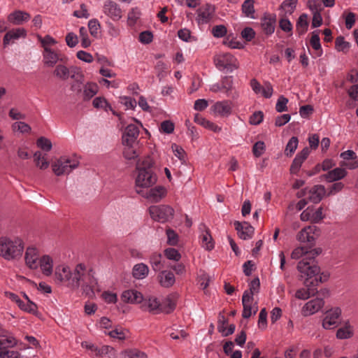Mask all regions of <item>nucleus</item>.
<instances>
[{
    "instance_id": "nucleus-1",
    "label": "nucleus",
    "mask_w": 358,
    "mask_h": 358,
    "mask_svg": "<svg viewBox=\"0 0 358 358\" xmlns=\"http://www.w3.org/2000/svg\"><path fill=\"white\" fill-rule=\"evenodd\" d=\"M55 275L57 280L72 289H77L80 285L93 289L98 283L93 269L84 263L76 264L73 269L65 264L59 265Z\"/></svg>"
},
{
    "instance_id": "nucleus-2",
    "label": "nucleus",
    "mask_w": 358,
    "mask_h": 358,
    "mask_svg": "<svg viewBox=\"0 0 358 358\" xmlns=\"http://www.w3.org/2000/svg\"><path fill=\"white\" fill-rule=\"evenodd\" d=\"M297 269L300 273V277L303 280L306 288H301L296 292L295 296L299 299L306 300L317 292L316 287L320 282L327 280L328 275H319L320 268L317 265H309L304 261H300L297 265Z\"/></svg>"
},
{
    "instance_id": "nucleus-3",
    "label": "nucleus",
    "mask_w": 358,
    "mask_h": 358,
    "mask_svg": "<svg viewBox=\"0 0 358 358\" xmlns=\"http://www.w3.org/2000/svg\"><path fill=\"white\" fill-rule=\"evenodd\" d=\"M154 162L150 157H145L136 163L135 189L138 194H143L145 189L152 187L157 181V176L152 171Z\"/></svg>"
},
{
    "instance_id": "nucleus-4",
    "label": "nucleus",
    "mask_w": 358,
    "mask_h": 358,
    "mask_svg": "<svg viewBox=\"0 0 358 358\" xmlns=\"http://www.w3.org/2000/svg\"><path fill=\"white\" fill-rule=\"evenodd\" d=\"M25 243L18 236L0 237V257L6 261H19L23 257Z\"/></svg>"
},
{
    "instance_id": "nucleus-5",
    "label": "nucleus",
    "mask_w": 358,
    "mask_h": 358,
    "mask_svg": "<svg viewBox=\"0 0 358 358\" xmlns=\"http://www.w3.org/2000/svg\"><path fill=\"white\" fill-rule=\"evenodd\" d=\"M38 41L42 48V62L43 65L48 68H52L58 62H63L64 59V55L59 50H55L52 47L57 44V41L52 36L47 34L41 36H36Z\"/></svg>"
},
{
    "instance_id": "nucleus-6",
    "label": "nucleus",
    "mask_w": 358,
    "mask_h": 358,
    "mask_svg": "<svg viewBox=\"0 0 358 358\" xmlns=\"http://www.w3.org/2000/svg\"><path fill=\"white\" fill-rule=\"evenodd\" d=\"M53 71V75L58 79L66 80L69 78L73 79L76 83L71 86L73 91L80 92V85L84 82L85 76L80 67L76 66H67L64 64H57Z\"/></svg>"
},
{
    "instance_id": "nucleus-7",
    "label": "nucleus",
    "mask_w": 358,
    "mask_h": 358,
    "mask_svg": "<svg viewBox=\"0 0 358 358\" xmlns=\"http://www.w3.org/2000/svg\"><path fill=\"white\" fill-rule=\"evenodd\" d=\"M79 159L76 156H62L52 164L53 173L57 176L69 174L73 170L78 167Z\"/></svg>"
},
{
    "instance_id": "nucleus-8",
    "label": "nucleus",
    "mask_w": 358,
    "mask_h": 358,
    "mask_svg": "<svg viewBox=\"0 0 358 358\" xmlns=\"http://www.w3.org/2000/svg\"><path fill=\"white\" fill-rule=\"evenodd\" d=\"M149 213L153 220L165 223L173 219L174 209L169 205L152 206L149 208Z\"/></svg>"
},
{
    "instance_id": "nucleus-9",
    "label": "nucleus",
    "mask_w": 358,
    "mask_h": 358,
    "mask_svg": "<svg viewBox=\"0 0 358 358\" xmlns=\"http://www.w3.org/2000/svg\"><path fill=\"white\" fill-rule=\"evenodd\" d=\"M342 310L339 307H334L327 310L322 321L324 329L330 330L336 328L341 322Z\"/></svg>"
},
{
    "instance_id": "nucleus-10",
    "label": "nucleus",
    "mask_w": 358,
    "mask_h": 358,
    "mask_svg": "<svg viewBox=\"0 0 358 358\" xmlns=\"http://www.w3.org/2000/svg\"><path fill=\"white\" fill-rule=\"evenodd\" d=\"M214 62L216 67L220 71L231 72L238 67L236 59L231 54L228 52H222L217 55L214 58Z\"/></svg>"
},
{
    "instance_id": "nucleus-11",
    "label": "nucleus",
    "mask_w": 358,
    "mask_h": 358,
    "mask_svg": "<svg viewBox=\"0 0 358 358\" xmlns=\"http://www.w3.org/2000/svg\"><path fill=\"white\" fill-rule=\"evenodd\" d=\"M320 236V229L315 225H309L303 228L296 235V240L303 243L313 246Z\"/></svg>"
},
{
    "instance_id": "nucleus-12",
    "label": "nucleus",
    "mask_w": 358,
    "mask_h": 358,
    "mask_svg": "<svg viewBox=\"0 0 358 358\" xmlns=\"http://www.w3.org/2000/svg\"><path fill=\"white\" fill-rule=\"evenodd\" d=\"M134 120L136 123L129 124L124 129L122 136V143L131 144L137 142L140 130L139 128L143 127L141 122L135 118Z\"/></svg>"
},
{
    "instance_id": "nucleus-13",
    "label": "nucleus",
    "mask_w": 358,
    "mask_h": 358,
    "mask_svg": "<svg viewBox=\"0 0 358 358\" xmlns=\"http://www.w3.org/2000/svg\"><path fill=\"white\" fill-rule=\"evenodd\" d=\"M102 12L108 19L114 22L119 21L123 16V13L120 5L112 0L104 1L102 6Z\"/></svg>"
},
{
    "instance_id": "nucleus-14",
    "label": "nucleus",
    "mask_w": 358,
    "mask_h": 358,
    "mask_svg": "<svg viewBox=\"0 0 358 358\" xmlns=\"http://www.w3.org/2000/svg\"><path fill=\"white\" fill-rule=\"evenodd\" d=\"M39 250L34 246H28L24 251V259L25 265L31 270H36L38 268V262L40 260Z\"/></svg>"
},
{
    "instance_id": "nucleus-15",
    "label": "nucleus",
    "mask_w": 358,
    "mask_h": 358,
    "mask_svg": "<svg viewBox=\"0 0 358 358\" xmlns=\"http://www.w3.org/2000/svg\"><path fill=\"white\" fill-rule=\"evenodd\" d=\"M322 250L320 248H316L310 250H308L306 247H298L295 248L292 254L291 257L293 259H299L301 257H304V258L301 261H304L310 265V262H307L308 259H313L318 255L321 253Z\"/></svg>"
},
{
    "instance_id": "nucleus-16",
    "label": "nucleus",
    "mask_w": 358,
    "mask_h": 358,
    "mask_svg": "<svg viewBox=\"0 0 358 358\" xmlns=\"http://www.w3.org/2000/svg\"><path fill=\"white\" fill-rule=\"evenodd\" d=\"M233 103L229 100L216 101L210 108L214 115L229 117L232 113Z\"/></svg>"
},
{
    "instance_id": "nucleus-17",
    "label": "nucleus",
    "mask_w": 358,
    "mask_h": 358,
    "mask_svg": "<svg viewBox=\"0 0 358 358\" xmlns=\"http://www.w3.org/2000/svg\"><path fill=\"white\" fill-rule=\"evenodd\" d=\"M242 304L243 306L242 316L243 318L248 319L253 314H256L258 310L257 303L254 302V297L243 293L242 296Z\"/></svg>"
},
{
    "instance_id": "nucleus-18",
    "label": "nucleus",
    "mask_w": 358,
    "mask_h": 358,
    "mask_svg": "<svg viewBox=\"0 0 358 358\" xmlns=\"http://www.w3.org/2000/svg\"><path fill=\"white\" fill-rule=\"evenodd\" d=\"M300 218L303 222L318 223L324 218L322 208L320 207L315 210L312 207H308L301 213Z\"/></svg>"
},
{
    "instance_id": "nucleus-19",
    "label": "nucleus",
    "mask_w": 358,
    "mask_h": 358,
    "mask_svg": "<svg viewBox=\"0 0 358 358\" xmlns=\"http://www.w3.org/2000/svg\"><path fill=\"white\" fill-rule=\"evenodd\" d=\"M167 189L164 186L158 185L153 188H150L147 192H143L141 194L145 199L151 201L152 202H159L166 196Z\"/></svg>"
},
{
    "instance_id": "nucleus-20",
    "label": "nucleus",
    "mask_w": 358,
    "mask_h": 358,
    "mask_svg": "<svg viewBox=\"0 0 358 358\" xmlns=\"http://www.w3.org/2000/svg\"><path fill=\"white\" fill-rule=\"evenodd\" d=\"M324 305L322 299L315 298L308 301L302 308L301 313L303 316L307 317L312 315L320 311Z\"/></svg>"
},
{
    "instance_id": "nucleus-21",
    "label": "nucleus",
    "mask_w": 358,
    "mask_h": 358,
    "mask_svg": "<svg viewBox=\"0 0 358 358\" xmlns=\"http://www.w3.org/2000/svg\"><path fill=\"white\" fill-rule=\"evenodd\" d=\"M196 21L199 24H205L208 23L214 14V8L209 4L202 6L196 10Z\"/></svg>"
},
{
    "instance_id": "nucleus-22",
    "label": "nucleus",
    "mask_w": 358,
    "mask_h": 358,
    "mask_svg": "<svg viewBox=\"0 0 358 358\" xmlns=\"http://www.w3.org/2000/svg\"><path fill=\"white\" fill-rule=\"evenodd\" d=\"M27 36V31L22 27L12 29L4 35L3 38V45L6 47L10 43H13L15 41L18 40L20 38H26Z\"/></svg>"
},
{
    "instance_id": "nucleus-23",
    "label": "nucleus",
    "mask_w": 358,
    "mask_h": 358,
    "mask_svg": "<svg viewBox=\"0 0 358 358\" xmlns=\"http://www.w3.org/2000/svg\"><path fill=\"white\" fill-rule=\"evenodd\" d=\"M121 299L126 303L138 304L143 301V296L138 290L131 289L122 292Z\"/></svg>"
},
{
    "instance_id": "nucleus-24",
    "label": "nucleus",
    "mask_w": 358,
    "mask_h": 358,
    "mask_svg": "<svg viewBox=\"0 0 358 358\" xmlns=\"http://www.w3.org/2000/svg\"><path fill=\"white\" fill-rule=\"evenodd\" d=\"M141 308L143 311L149 312L152 314L160 313V301L155 296H150L147 299H143L141 303Z\"/></svg>"
},
{
    "instance_id": "nucleus-25",
    "label": "nucleus",
    "mask_w": 358,
    "mask_h": 358,
    "mask_svg": "<svg viewBox=\"0 0 358 358\" xmlns=\"http://www.w3.org/2000/svg\"><path fill=\"white\" fill-rule=\"evenodd\" d=\"M30 15L20 10H15L8 15V20L13 24L20 25L29 20Z\"/></svg>"
},
{
    "instance_id": "nucleus-26",
    "label": "nucleus",
    "mask_w": 358,
    "mask_h": 358,
    "mask_svg": "<svg viewBox=\"0 0 358 358\" xmlns=\"http://www.w3.org/2000/svg\"><path fill=\"white\" fill-rule=\"evenodd\" d=\"M235 229L238 231V234L241 239L247 240L252 237L254 234V228L248 222L241 223L239 222H234Z\"/></svg>"
},
{
    "instance_id": "nucleus-27",
    "label": "nucleus",
    "mask_w": 358,
    "mask_h": 358,
    "mask_svg": "<svg viewBox=\"0 0 358 358\" xmlns=\"http://www.w3.org/2000/svg\"><path fill=\"white\" fill-rule=\"evenodd\" d=\"M348 175L347 170L343 166L335 168L329 171L326 174L323 175V178L329 182L340 180Z\"/></svg>"
},
{
    "instance_id": "nucleus-28",
    "label": "nucleus",
    "mask_w": 358,
    "mask_h": 358,
    "mask_svg": "<svg viewBox=\"0 0 358 358\" xmlns=\"http://www.w3.org/2000/svg\"><path fill=\"white\" fill-rule=\"evenodd\" d=\"M177 295L170 294L160 301V313L169 314L174 310L176 306Z\"/></svg>"
},
{
    "instance_id": "nucleus-29",
    "label": "nucleus",
    "mask_w": 358,
    "mask_h": 358,
    "mask_svg": "<svg viewBox=\"0 0 358 358\" xmlns=\"http://www.w3.org/2000/svg\"><path fill=\"white\" fill-rule=\"evenodd\" d=\"M38 266H40L42 273L49 276L53 271V260L49 255H43L38 262Z\"/></svg>"
},
{
    "instance_id": "nucleus-30",
    "label": "nucleus",
    "mask_w": 358,
    "mask_h": 358,
    "mask_svg": "<svg viewBox=\"0 0 358 358\" xmlns=\"http://www.w3.org/2000/svg\"><path fill=\"white\" fill-rule=\"evenodd\" d=\"M275 19L270 15H264L261 20V27L266 35H271L275 31Z\"/></svg>"
},
{
    "instance_id": "nucleus-31",
    "label": "nucleus",
    "mask_w": 358,
    "mask_h": 358,
    "mask_svg": "<svg viewBox=\"0 0 358 358\" xmlns=\"http://www.w3.org/2000/svg\"><path fill=\"white\" fill-rule=\"evenodd\" d=\"M158 278L160 285L164 287H171L176 282L174 274L169 271H162L159 274Z\"/></svg>"
},
{
    "instance_id": "nucleus-32",
    "label": "nucleus",
    "mask_w": 358,
    "mask_h": 358,
    "mask_svg": "<svg viewBox=\"0 0 358 358\" xmlns=\"http://www.w3.org/2000/svg\"><path fill=\"white\" fill-rule=\"evenodd\" d=\"M354 329L351 325L350 322L348 320L345 322L344 326L339 328L337 331L336 336L338 339H348L353 336Z\"/></svg>"
},
{
    "instance_id": "nucleus-33",
    "label": "nucleus",
    "mask_w": 358,
    "mask_h": 358,
    "mask_svg": "<svg viewBox=\"0 0 358 358\" xmlns=\"http://www.w3.org/2000/svg\"><path fill=\"white\" fill-rule=\"evenodd\" d=\"M299 0H284L280 6V15L283 17L292 15L296 10Z\"/></svg>"
},
{
    "instance_id": "nucleus-34",
    "label": "nucleus",
    "mask_w": 358,
    "mask_h": 358,
    "mask_svg": "<svg viewBox=\"0 0 358 358\" xmlns=\"http://www.w3.org/2000/svg\"><path fill=\"white\" fill-rule=\"evenodd\" d=\"M325 194V188L323 185H315L310 190L309 200L314 203H319Z\"/></svg>"
},
{
    "instance_id": "nucleus-35",
    "label": "nucleus",
    "mask_w": 358,
    "mask_h": 358,
    "mask_svg": "<svg viewBox=\"0 0 358 358\" xmlns=\"http://www.w3.org/2000/svg\"><path fill=\"white\" fill-rule=\"evenodd\" d=\"M92 105L96 109H103L106 112L110 110L113 115L119 116V115L112 108L110 104L104 97H96L92 101Z\"/></svg>"
},
{
    "instance_id": "nucleus-36",
    "label": "nucleus",
    "mask_w": 358,
    "mask_h": 358,
    "mask_svg": "<svg viewBox=\"0 0 358 358\" xmlns=\"http://www.w3.org/2000/svg\"><path fill=\"white\" fill-rule=\"evenodd\" d=\"M148 273L149 268L146 264L143 263L137 264L133 267L132 275L136 279H144L148 276Z\"/></svg>"
},
{
    "instance_id": "nucleus-37",
    "label": "nucleus",
    "mask_w": 358,
    "mask_h": 358,
    "mask_svg": "<svg viewBox=\"0 0 358 358\" xmlns=\"http://www.w3.org/2000/svg\"><path fill=\"white\" fill-rule=\"evenodd\" d=\"M128 333L129 331L127 329L119 326H116L110 331H105V334L108 335L110 338L120 341L126 339Z\"/></svg>"
},
{
    "instance_id": "nucleus-38",
    "label": "nucleus",
    "mask_w": 358,
    "mask_h": 358,
    "mask_svg": "<svg viewBox=\"0 0 358 358\" xmlns=\"http://www.w3.org/2000/svg\"><path fill=\"white\" fill-rule=\"evenodd\" d=\"M99 87L96 83L89 82L84 85L83 96L84 100H90L98 92Z\"/></svg>"
},
{
    "instance_id": "nucleus-39",
    "label": "nucleus",
    "mask_w": 358,
    "mask_h": 358,
    "mask_svg": "<svg viewBox=\"0 0 358 358\" xmlns=\"http://www.w3.org/2000/svg\"><path fill=\"white\" fill-rule=\"evenodd\" d=\"M204 229H206L205 226H203ZM200 239L201 242V245L207 250H211L214 248V243L212 240V237L208 231V230L205 229L202 231Z\"/></svg>"
},
{
    "instance_id": "nucleus-40",
    "label": "nucleus",
    "mask_w": 358,
    "mask_h": 358,
    "mask_svg": "<svg viewBox=\"0 0 358 358\" xmlns=\"http://www.w3.org/2000/svg\"><path fill=\"white\" fill-rule=\"evenodd\" d=\"M255 0H245L242 4V11L245 15L248 17L254 19L255 18Z\"/></svg>"
},
{
    "instance_id": "nucleus-41",
    "label": "nucleus",
    "mask_w": 358,
    "mask_h": 358,
    "mask_svg": "<svg viewBox=\"0 0 358 358\" xmlns=\"http://www.w3.org/2000/svg\"><path fill=\"white\" fill-rule=\"evenodd\" d=\"M296 27L299 34L301 35L306 32L308 27L307 14L303 13L299 16Z\"/></svg>"
},
{
    "instance_id": "nucleus-42",
    "label": "nucleus",
    "mask_w": 358,
    "mask_h": 358,
    "mask_svg": "<svg viewBox=\"0 0 358 358\" xmlns=\"http://www.w3.org/2000/svg\"><path fill=\"white\" fill-rule=\"evenodd\" d=\"M17 345V340L10 334L0 335V347L13 348Z\"/></svg>"
},
{
    "instance_id": "nucleus-43",
    "label": "nucleus",
    "mask_w": 358,
    "mask_h": 358,
    "mask_svg": "<svg viewBox=\"0 0 358 358\" xmlns=\"http://www.w3.org/2000/svg\"><path fill=\"white\" fill-rule=\"evenodd\" d=\"M220 83L221 87L222 88V92H224L227 96H229L234 88L233 77L224 76V78H222Z\"/></svg>"
},
{
    "instance_id": "nucleus-44",
    "label": "nucleus",
    "mask_w": 358,
    "mask_h": 358,
    "mask_svg": "<svg viewBox=\"0 0 358 358\" xmlns=\"http://www.w3.org/2000/svg\"><path fill=\"white\" fill-rule=\"evenodd\" d=\"M135 143L127 144L122 143L124 146L123 155L127 159H134L137 157L138 154L134 148Z\"/></svg>"
},
{
    "instance_id": "nucleus-45",
    "label": "nucleus",
    "mask_w": 358,
    "mask_h": 358,
    "mask_svg": "<svg viewBox=\"0 0 358 358\" xmlns=\"http://www.w3.org/2000/svg\"><path fill=\"white\" fill-rule=\"evenodd\" d=\"M141 13L138 8H131L127 15V23L128 25L132 27L135 25L137 20L140 18Z\"/></svg>"
},
{
    "instance_id": "nucleus-46",
    "label": "nucleus",
    "mask_w": 358,
    "mask_h": 358,
    "mask_svg": "<svg viewBox=\"0 0 358 358\" xmlns=\"http://www.w3.org/2000/svg\"><path fill=\"white\" fill-rule=\"evenodd\" d=\"M299 144V140L298 138L296 136L292 137L288 143H287V145L285 147V155L290 157L293 155V153L295 152V150L297 148Z\"/></svg>"
},
{
    "instance_id": "nucleus-47",
    "label": "nucleus",
    "mask_w": 358,
    "mask_h": 358,
    "mask_svg": "<svg viewBox=\"0 0 358 358\" xmlns=\"http://www.w3.org/2000/svg\"><path fill=\"white\" fill-rule=\"evenodd\" d=\"M79 34L82 47L84 48L90 47L92 44V41L88 36V29L85 27H81L79 29Z\"/></svg>"
},
{
    "instance_id": "nucleus-48",
    "label": "nucleus",
    "mask_w": 358,
    "mask_h": 358,
    "mask_svg": "<svg viewBox=\"0 0 358 358\" xmlns=\"http://www.w3.org/2000/svg\"><path fill=\"white\" fill-rule=\"evenodd\" d=\"M310 43L314 50L318 51L317 56L322 55V50L320 44V36L317 31L312 33Z\"/></svg>"
},
{
    "instance_id": "nucleus-49",
    "label": "nucleus",
    "mask_w": 358,
    "mask_h": 358,
    "mask_svg": "<svg viewBox=\"0 0 358 358\" xmlns=\"http://www.w3.org/2000/svg\"><path fill=\"white\" fill-rule=\"evenodd\" d=\"M34 157L36 166L40 169H46L49 166V162L41 152H36L34 155Z\"/></svg>"
},
{
    "instance_id": "nucleus-50",
    "label": "nucleus",
    "mask_w": 358,
    "mask_h": 358,
    "mask_svg": "<svg viewBox=\"0 0 358 358\" xmlns=\"http://www.w3.org/2000/svg\"><path fill=\"white\" fill-rule=\"evenodd\" d=\"M162 255L159 253H153L150 258V263L154 271H157L163 268L162 264Z\"/></svg>"
},
{
    "instance_id": "nucleus-51",
    "label": "nucleus",
    "mask_w": 358,
    "mask_h": 358,
    "mask_svg": "<svg viewBox=\"0 0 358 358\" xmlns=\"http://www.w3.org/2000/svg\"><path fill=\"white\" fill-rule=\"evenodd\" d=\"M97 356H107L108 358H116L115 350L110 345H103L99 348Z\"/></svg>"
},
{
    "instance_id": "nucleus-52",
    "label": "nucleus",
    "mask_w": 358,
    "mask_h": 358,
    "mask_svg": "<svg viewBox=\"0 0 358 358\" xmlns=\"http://www.w3.org/2000/svg\"><path fill=\"white\" fill-rule=\"evenodd\" d=\"M164 256L169 260H172L174 262H178L181 259V255L178 252V250L169 248L164 250Z\"/></svg>"
},
{
    "instance_id": "nucleus-53",
    "label": "nucleus",
    "mask_w": 358,
    "mask_h": 358,
    "mask_svg": "<svg viewBox=\"0 0 358 358\" xmlns=\"http://www.w3.org/2000/svg\"><path fill=\"white\" fill-rule=\"evenodd\" d=\"M13 131H18L22 134H27L31 131L30 126L24 122H16L12 124Z\"/></svg>"
},
{
    "instance_id": "nucleus-54",
    "label": "nucleus",
    "mask_w": 358,
    "mask_h": 358,
    "mask_svg": "<svg viewBox=\"0 0 358 358\" xmlns=\"http://www.w3.org/2000/svg\"><path fill=\"white\" fill-rule=\"evenodd\" d=\"M260 287V282L258 278H256L253 279L250 285H249V289L245 290L243 293H247L248 295L252 296V297H254V295L255 294H257L259 291Z\"/></svg>"
},
{
    "instance_id": "nucleus-55",
    "label": "nucleus",
    "mask_w": 358,
    "mask_h": 358,
    "mask_svg": "<svg viewBox=\"0 0 358 358\" xmlns=\"http://www.w3.org/2000/svg\"><path fill=\"white\" fill-rule=\"evenodd\" d=\"M101 28V24L98 20L92 19L88 22V29L90 32V34L96 38L98 36L99 30Z\"/></svg>"
},
{
    "instance_id": "nucleus-56",
    "label": "nucleus",
    "mask_w": 358,
    "mask_h": 358,
    "mask_svg": "<svg viewBox=\"0 0 358 358\" xmlns=\"http://www.w3.org/2000/svg\"><path fill=\"white\" fill-rule=\"evenodd\" d=\"M120 102L124 106L126 110H134L136 106V101L129 96H122L120 97Z\"/></svg>"
},
{
    "instance_id": "nucleus-57",
    "label": "nucleus",
    "mask_w": 358,
    "mask_h": 358,
    "mask_svg": "<svg viewBox=\"0 0 358 358\" xmlns=\"http://www.w3.org/2000/svg\"><path fill=\"white\" fill-rule=\"evenodd\" d=\"M335 46L338 51L345 52L349 50L350 45L348 42L345 41L344 37L338 36L336 39Z\"/></svg>"
},
{
    "instance_id": "nucleus-58",
    "label": "nucleus",
    "mask_w": 358,
    "mask_h": 358,
    "mask_svg": "<svg viewBox=\"0 0 358 358\" xmlns=\"http://www.w3.org/2000/svg\"><path fill=\"white\" fill-rule=\"evenodd\" d=\"M19 308L22 310L30 313H36L37 311V306L31 300H28V301H22V303L20 305Z\"/></svg>"
},
{
    "instance_id": "nucleus-59",
    "label": "nucleus",
    "mask_w": 358,
    "mask_h": 358,
    "mask_svg": "<svg viewBox=\"0 0 358 358\" xmlns=\"http://www.w3.org/2000/svg\"><path fill=\"white\" fill-rule=\"evenodd\" d=\"M65 41L67 46L72 48L78 45V37L75 33L69 32L65 37Z\"/></svg>"
},
{
    "instance_id": "nucleus-60",
    "label": "nucleus",
    "mask_w": 358,
    "mask_h": 358,
    "mask_svg": "<svg viewBox=\"0 0 358 358\" xmlns=\"http://www.w3.org/2000/svg\"><path fill=\"white\" fill-rule=\"evenodd\" d=\"M264 120L263 112L259 110L255 112L249 118V123L252 125H258L262 122Z\"/></svg>"
},
{
    "instance_id": "nucleus-61",
    "label": "nucleus",
    "mask_w": 358,
    "mask_h": 358,
    "mask_svg": "<svg viewBox=\"0 0 358 358\" xmlns=\"http://www.w3.org/2000/svg\"><path fill=\"white\" fill-rule=\"evenodd\" d=\"M266 150L265 143L263 141L256 142L252 148V152L256 157H259Z\"/></svg>"
},
{
    "instance_id": "nucleus-62",
    "label": "nucleus",
    "mask_w": 358,
    "mask_h": 358,
    "mask_svg": "<svg viewBox=\"0 0 358 358\" xmlns=\"http://www.w3.org/2000/svg\"><path fill=\"white\" fill-rule=\"evenodd\" d=\"M171 148L174 155L181 162H185L186 159V154L183 148L176 144H173Z\"/></svg>"
},
{
    "instance_id": "nucleus-63",
    "label": "nucleus",
    "mask_w": 358,
    "mask_h": 358,
    "mask_svg": "<svg viewBox=\"0 0 358 358\" xmlns=\"http://www.w3.org/2000/svg\"><path fill=\"white\" fill-rule=\"evenodd\" d=\"M279 27L283 31L289 33L290 35L292 34V24L291 22L285 17L280 20Z\"/></svg>"
},
{
    "instance_id": "nucleus-64",
    "label": "nucleus",
    "mask_w": 358,
    "mask_h": 358,
    "mask_svg": "<svg viewBox=\"0 0 358 358\" xmlns=\"http://www.w3.org/2000/svg\"><path fill=\"white\" fill-rule=\"evenodd\" d=\"M36 144L38 148L45 151H50L52 149L51 141L45 137H40L37 140Z\"/></svg>"
}]
</instances>
